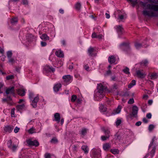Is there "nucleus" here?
<instances>
[{
	"mask_svg": "<svg viewBox=\"0 0 158 158\" xmlns=\"http://www.w3.org/2000/svg\"><path fill=\"white\" fill-rule=\"evenodd\" d=\"M129 94L127 93H125L123 95V97L125 98L129 97Z\"/></svg>",
	"mask_w": 158,
	"mask_h": 158,
	"instance_id": "0e129e2a",
	"label": "nucleus"
},
{
	"mask_svg": "<svg viewBox=\"0 0 158 158\" xmlns=\"http://www.w3.org/2000/svg\"><path fill=\"white\" fill-rule=\"evenodd\" d=\"M82 149L84 151V153L87 154L89 151V148L86 145H83L81 147Z\"/></svg>",
	"mask_w": 158,
	"mask_h": 158,
	"instance_id": "4be33fe9",
	"label": "nucleus"
},
{
	"mask_svg": "<svg viewBox=\"0 0 158 158\" xmlns=\"http://www.w3.org/2000/svg\"><path fill=\"white\" fill-rule=\"evenodd\" d=\"M34 38V37L32 34H28L27 36V39L29 41H32Z\"/></svg>",
	"mask_w": 158,
	"mask_h": 158,
	"instance_id": "bb28decb",
	"label": "nucleus"
},
{
	"mask_svg": "<svg viewBox=\"0 0 158 158\" xmlns=\"http://www.w3.org/2000/svg\"><path fill=\"white\" fill-rule=\"evenodd\" d=\"M123 72L127 74H130L129 69L126 67V68L123 69Z\"/></svg>",
	"mask_w": 158,
	"mask_h": 158,
	"instance_id": "7c9ffc66",
	"label": "nucleus"
},
{
	"mask_svg": "<svg viewBox=\"0 0 158 158\" xmlns=\"http://www.w3.org/2000/svg\"><path fill=\"white\" fill-rule=\"evenodd\" d=\"M87 129L86 128L82 129L81 131V134L82 135L84 136L87 133Z\"/></svg>",
	"mask_w": 158,
	"mask_h": 158,
	"instance_id": "2f4dec72",
	"label": "nucleus"
},
{
	"mask_svg": "<svg viewBox=\"0 0 158 158\" xmlns=\"http://www.w3.org/2000/svg\"><path fill=\"white\" fill-rule=\"evenodd\" d=\"M41 45L42 47L45 46L47 45L46 42H45L42 41L41 43Z\"/></svg>",
	"mask_w": 158,
	"mask_h": 158,
	"instance_id": "680f3d73",
	"label": "nucleus"
},
{
	"mask_svg": "<svg viewBox=\"0 0 158 158\" xmlns=\"http://www.w3.org/2000/svg\"><path fill=\"white\" fill-rule=\"evenodd\" d=\"M102 36H103V35L102 34H99V35H97L96 38H98L99 39H102Z\"/></svg>",
	"mask_w": 158,
	"mask_h": 158,
	"instance_id": "6e6d98bb",
	"label": "nucleus"
},
{
	"mask_svg": "<svg viewBox=\"0 0 158 158\" xmlns=\"http://www.w3.org/2000/svg\"><path fill=\"white\" fill-rule=\"evenodd\" d=\"M25 105L24 104L21 105H17L16 106V110L18 111H20L24 107Z\"/></svg>",
	"mask_w": 158,
	"mask_h": 158,
	"instance_id": "393cba45",
	"label": "nucleus"
},
{
	"mask_svg": "<svg viewBox=\"0 0 158 158\" xmlns=\"http://www.w3.org/2000/svg\"><path fill=\"white\" fill-rule=\"evenodd\" d=\"M111 152L114 154H118L119 153V151L117 149H111Z\"/></svg>",
	"mask_w": 158,
	"mask_h": 158,
	"instance_id": "72a5a7b5",
	"label": "nucleus"
},
{
	"mask_svg": "<svg viewBox=\"0 0 158 158\" xmlns=\"http://www.w3.org/2000/svg\"><path fill=\"white\" fill-rule=\"evenodd\" d=\"M17 92L18 94L22 96H24L25 94V90L24 89H18Z\"/></svg>",
	"mask_w": 158,
	"mask_h": 158,
	"instance_id": "dca6fc26",
	"label": "nucleus"
},
{
	"mask_svg": "<svg viewBox=\"0 0 158 158\" xmlns=\"http://www.w3.org/2000/svg\"><path fill=\"white\" fill-rule=\"evenodd\" d=\"M40 38L41 39L44 40L45 41L48 40H49V37L46 34H44L40 36Z\"/></svg>",
	"mask_w": 158,
	"mask_h": 158,
	"instance_id": "5701e85b",
	"label": "nucleus"
},
{
	"mask_svg": "<svg viewBox=\"0 0 158 158\" xmlns=\"http://www.w3.org/2000/svg\"><path fill=\"white\" fill-rule=\"evenodd\" d=\"M6 96H7V98H3L2 99V101L3 102H7L8 101H10L11 100V97L10 96H8V95H6Z\"/></svg>",
	"mask_w": 158,
	"mask_h": 158,
	"instance_id": "c756f323",
	"label": "nucleus"
},
{
	"mask_svg": "<svg viewBox=\"0 0 158 158\" xmlns=\"http://www.w3.org/2000/svg\"><path fill=\"white\" fill-rule=\"evenodd\" d=\"M18 19L17 17H14L12 18L10 20L11 23L12 25H15L17 24L18 22Z\"/></svg>",
	"mask_w": 158,
	"mask_h": 158,
	"instance_id": "6ab92c4d",
	"label": "nucleus"
},
{
	"mask_svg": "<svg viewBox=\"0 0 158 158\" xmlns=\"http://www.w3.org/2000/svg\"><path fill=\"white\" fill-rule=\"evenodd\" d=\"M97 36V35L95 32H94L92 35V38H96Z\"/></svg>",
	"mask_w": 158,
	"mask_h": 158,
	"instance_id": "052dcab7",
	"label": "nucleus"
},
{
	"mask_svg": "<svg viewBox=\"0 0 158 158\" xmlns=\"http://www.w3.org/2000/svg\"><path fill=\"white\" fill-rule=\"evenodd\" d=\"M135 81L134 80H133L132 81L131 83L128 85V88H131L135 84Z\"/></svg>",
	"mask_w": 158,
	"mask_h": 158,
	"instance_id": "cd10ccee",
	"label": "nucleus"
},
{
	"mask_svg": "<svg viewBox=\"0 0 158 158\" xmlns=\"http://www.w3.org/2000/svg\"><path fill=\"white\" fill-rule=\"evenodd\" d=\"M44 69L47 73L50 72L52 71L53 72L55 71V69L50 67L49 66L47 65L45 66Z\"/></svg>",
	"mask_w": 158,
	"mask_h": 158,
	"instance_id": "1a4fd4ad",
	"label": "nucleus"
},
{
	"mask_svg": "<svg viewBox=\"0 0 158 158\" xmlns=\"http://www.w3.org/2000/svg\"><path fill=\"white\" fill-rule=\"evenodd\" d=\"M58 141V140L56 138H53L51 140L50 142L52 143H56Z\"/></svg>",
	"mask_w": 158,
	"mask_h": 158,
	"instance_id": "c9c22d12",
	"label": "nucleus"
},
{
	"mask_svg": "<svg viewBox=\"0 0 158 158\" xmlns=\"http://www.w3.org/2000/svg\"><path fill=\"white\" fill-rule=\"evenodd\" d=\"M64 81L66 83H69L72 80V77L70 75H66L63 77Z\"/></svg>",
	"mask_w": 158,
	"mask_h": 158,
	"instance_id": "6e6552de",
	"label": "nucleus"
},
{
	"mask_svg": "<svg viewBox=\"0 0 158 158\" xmlns=\"http://www.w3.org/2000/svg\"><path fill=\"white\" fill-rule=\"evenodd\" d=\"M134 102V100L133 98L130 99L128 102V103L129 104H132Z\"/></svg>",
	"mask_w": 158,
	"mask_h": 158,
	"instance_id": "603ef678",
	"label": "nucleus"
},
{
	"mask_svg": "<svg viewBox=\"0 0 158 158\" xmlns=\"http://www.w3.org/2000/svg\"><path fill=\"white\" fill-rule=\"evenodd\" d=\"M151 117H152V115H151V114L150 113L146 115V117L149 119L151 118Z\"/></svg>",
	"mask_w": 158,
	"mask_h": 158,
	"instance_id": "69168bd1",
	"label": "nucleus"
},
{
	"mask_svg": "<svg viewBox=\"0 0 158 158\" xmlns=\"http://www.w3.org/2000/svg\"><path fill=\"white\" fill-rule=\"evenodd\" d=\"M14 127L12 126H8L5 127L4 130L10 133L13 129Z\"/></svg>",
	"mask_w": 158,
	"mask_h": 158,
	"instance_id": "a211bd4d",
	"label": "nucleus"
},
{
	"mask_svg": "<svg viewBox=\"0 0 158 158\" xmlns=\"http://www.w3.org/2000/svg\"><path fill=\"white\" fill-rule=\"evenodd\" d=\"M26 142L28 146H35V147L39 145V143L36 140H32L31 139H28L26 140Z\"/></svg>",
	"mask_w": 158,
	"mask_h": 158,
	"instance_id": "7ed1b4c3",
	"label": "nucleus"
},
{
	"mask_svg": "<svg viewBox=\"0 0 158 158\" xmlns=\"http://www.w3.org/2000/svg\"><path fill=\"white\" fill-rule=\"evenodd\" d=\"M109 137V135L108 136H101V139L102 140L105 141L107 139H108Z\"/></svg>",
	"mask_w": 158,
	"mask_h": 158,
	"instance_id": "a18cd8bd",
	"label": "nucleus"
},
{
	"mask_svg": "<svg viewBox=\"0 0 158 158\" xmlns=\"http://www.w3.org/2000/svg\"><path fill=\"white\" fill-rule=\"evenodd\" d=\"M19 128L18 127H16L14 129V131L15 133H17L19 131Z\"/></svg>",
	"mask_w": 158,
	"mask_h": 158,
	"instance_id": "bf43d9fd",
	"label": "nucleus"
},
{
	"mask_svg": "<svg viewBox=\"0 0 158 158\" xmlns=\"http://www.w3.org/2000/svg\"><path fill=\"white\" fill-rule=\"evenodd\" d=\"M77 99V96L75 95H73L72 96L71 101L72 102H74Z\"/></svg>",
	"mask_w": 158,
	"mask_h": 158,
	"instance_id": "a19ab883",
	"label": "nucleus"
},
{
	"mask_svg": "<svg viewBox=\"0 0 158 158\" xmlns=\"http://www.w3.org/2000/svg\"><path fill=\"white\" fill-rule=\"evenodd\" d=\"M15 108H13L11 110V115L12 117H15Z\"/></svg>",
	"mask_w": 158,
	"mask_h": 158,
	"instance_id": "79ce46f5",
	"label": "nucleus"
},
{
	"mask_svg": "<svg viewBox=\"0 0 158 158\" xmlns=\"http://www.w3.org/2000/svg\"><path fill=\"white\" fill-rule=\"evenodd\" d=\"M98 91L95 94V99L96 100L99 101L104 97V93L106 91L107 89L102 84H98Z\"/></svg>",
	"mask_w": 158,
	"mask_h": 158,
	"instance_id": "f03ea898",
	"label": "nucleus"
},
{
	"mask_svg": "<svg viewBox=\"0 0 158 158\" xmlns=\"http://www.w3.org/2000/svg\"><path fill=\"white\" fill-rule=\"evenodd\" d=\"M95 51V49L92 47H90L88 49V52L89 55L90 56H95L96 54L94 52Z\"/></svg>",
	"mask_w": 158,
	"mask_h": 158,
	"instance_id": "39448f33",
	"label": "nucleus"
},
{
	"mask_svg": "<svg viewBox=\"0 0 158 158\" xmlns=\"http://www.w3.org/2000/svg\"><path fill=\"white\" fill-rule=\"evenodd\" d=\"M141 122L140 121H138L136 123L135 125L136 126H140L141 124Z\"/></svg>",
	"mask_w": 158,
	"mask_h": 158,
	"instance_id": "774afa93",
	"label": "nucleus"
},
{
	"mask_svg": "<svg viewBox=\"0 0 158 158\" xmlns=\"http://www.w3.org/2000/svg\"><path fill=\"white\" fill-rule=\"evenodd\" d=\"M150 2L155 4L140 2V4L144 7V10L142 11L143 14L145 17H158V0H151Z\"/></svg>",
	"mask_w": 158,
	"mask_h": 158,
	"instance_id": "f257e3e1",
	"label": "nucleus"
},
{
	"mask_svg": "<svg viewBox=\"0 0 158 158\" xmlns=\"http://www.w3.org/2000/svg\"><path fill=\"white\" fill-rule=\"evenodd\" d=\"M148 62L147 60H144L143 61L141 62V65H142L147 66V64H148Z\"/></svg>",
	"mask_w": 158,
	"mask_h": 158,
	"instance_id": "473e14b6",
	"label": "nucleus"
},
{
	"mask_svg": "<svg viewBox=\"0 0 158 158\" xmlns=\"http://www.w3.org/2000/svg\"><path fill=\"white\" fill-rule=\"evenodd\" d=\"M35 130L33 127H32L29 129L28 131V132L30 134H32L35 132Z\"/></svg>",
	"mask_w": 158,
	"mask_h": 158,
	"instance_id": "37998d69",
	"label": "nucleus"
},
{
	"mask_svg": "<svg viewBox=\"0 0 158 158\" xmlns=\"http://www.w3.org/2000/svg\"><path fill=\"white\" fill-rule=\"evenodd\" d=\"M115 27L117 32L119 33H121L123 30V28L122 27V26H116Z\"/></svg>",
	"mask_w": 158,
	"mask_h": 158,
	"instance_id": "aec40b11",
	"label": "nucleus"
},
{
	"mask_svg": "<svg viewBox=\"0 0 158 158\" xmlns=\"http://www.w3.org/2000/svg\"><path fill=\"white\" fill-rule=\"evenodd\" d=\"M12 145V141L11 140H9L7 143V145L8 147L10 148H11Z\"/></svg>",
	"mask_w": 158,
	"mask_h": 158,
	"instance_id": "49530a36",
	"label": "nucleus"
},
{
	"mask_svg": "<svg viewBox=\"0 0 158 158\" xmlns=\"http://www.w3.org/2000/svg\"><path fill=\"white\" fill-rule=\"evenodd\" d=\"M156 149L155 147H154L151 151L150 153L151 157H152L153 156L155 152Z\"/></svg>",
	"mask_w": 158,
	"mask_h": 158,
	"instance_id": "f704fd0d",
	"label": "nucleus"
},
{
	"mask_svg": "<svg viewBox=\"0 0 158 158\" xmlns=\"http://www.w3.org/2000/svg\"><path fill=\"white\" fill-rule=\"evenodd\" d=\"M99 109L101 111L105 112L106 111V108L102 105H101L99 107Z\"/></svg>",
	"mask_w": 158,
	"mask_h": 158,
	"instance_id": "c85d7f7f",
	"label": "nucleus"
},
{
	"mask_svg": "<svg viewBox=\"0 0 158 158\" xmlns=\"http://www.w3.org/2000/svg\"><path fill=\"white\" fill-rule=\"evenodd\" d=\"M81 6V5L80 2H78L75 5V9L77 10H80Z\"/></svg>",
	"mask_w": 158,
	"mask_h": 158,
	"instance_id": "a878e982",
	"label": "nucleus"
},
{
	"mask_svg": "<svg viewBox=\"0 0 158 158\" xmlns=\"http://www.w3.org/2000/svg\"><path fill=\"white\" fill-rule=\"evenodd\" d=\"M136 73L137 77L139 78H143L146 75V74L143 70L142 71L137 70L136 71Z\"/></svg>",
	"mask_w": 158,
	"mask_h": 158,
	"instance_id": "423d86ee",
	"label": "nucleus"
},
{
	"mask_svg": "<svg viewBox=\"0 0 158 158\" xmlns=\"http://www.w3.org/2000/svg\"><path fill=\"white\" fill-rule=\"evenodd\" d=\"M121 48L122 49H129L130 48L129 45L126 43H123L122 44L120 45Z\"/></svg>",
	"mask_w": 158,
	"mask_h": 158,
	"instance_id": "ddd939ff",
	"label": "nucleus"
},
{
	"mask_svg": "<svg viewBox=\"0 0 158 158\" xmlns=\"http://www.w3.org/2000/svg\"><path fill=\"white\" fill-rule=\"evenodd\" d=\"M154 128V126L153 125H150L148 127V130L149 131H152Z\"/></svg>",
	"mask_w": 158,
	"mask_h": 158,
	"instance_id": "de8ad7c7",
	"label": "nucleus"
},
{
	"mask_svg": "<svg viewBox=\"0 0 158 158\" xmlns=\"http://www.w3.org/2000/svg\"><path fill=\"white\" fill-rule=\"evenodd\" d=\"M54 120L59 123L60 121V115L59 113H56L54 114Z\"/></svg>",
	"mask_w": 158,
	"mask_h": 158,
	"instance_id": "2eb2a0df",
	"label": "nucleus"
},
{
	"mask_svg": "<svg viewBox=\"0 0 158 158\" xmlns=\"http://www.w3.org/2000/svg\"><path fill=\"white\" fill-rule=\"evenodd\" d=\"M135 45L136 49L142 47V44L138 43H136L135 44Z\"/></svg>",
	"mask_w": 158,
	"mask_h": 158,
	"instance_id": "e433bc0d",
	"label": "nucleus"
},
{
	"mask_svg": "<svg viewBox=\"0 0 158 158\" xmlns=\"http://www.w3.org/2000/svg\"><path fill=\"white\" fill-rule=\"evenodd\" d=\"M131 2V3L134 5L136 4L137 3V0H132V2Z\"/></svg>",
	"mask_w": 158,
	"mask_h": 158,
	"instance_id": "338daca9",
	"label": "nucleus"
},
{
	"mask_svg": "<svg viewBox=\"0 0 158 158\" xmlns=\"http://www.w3.org/2000/svg\"><path fill=\"white\" fill-rule=\"evenodd\" d=\"M108 60L110 63L113 64L115 62L116 59L114 56H111L109 57Z\"/></svg>",
	"mask_w": 158,
	"mask_h": 158,
	"instance_id": "f3484780",
	"label": "nucleus"
},
{
	"mask_svg": "<svg viewBox=\"0 0 158 158\" xmlns=\"http://www.w3.org/2000/svg\"><path fill=\"white\" fill-rule=\"evenodd\" d=\"M61 87V85L60 83H58L55 84L53 87V89L55 92H58L60 89Z\"/></svg>",
	"mask_w": 158,
	"mask_h": 158,
	"instance_id": "9b49d317",
	"label": "nucleus"
},
{
	"mask_svg": "<svg viewBox=\"0 0 158 158\" xmlns=\"http://www.w3.org/2000/svg\"><path fill=\"white\" fill-rule=\"evenodd\" d=\"M138 110V108L136 106H133L132 109V114L133 116L137 115Z\"/></svg>",
	"mask_w": 158,
	"mask_h": 158,
	"instance_id": "4468645a",
	"label": "nucleus"
},
{
	"mask_svg": "<svg viewBox=\"0 0 158 158\" xmlns=\"http://www.w3.org/2000/svg\"><path fill=\"white\" fill-rule=\"evenodd\" d=\"M14 78V76L13 75H10L6 77L7 80L12 79Z\"/></svg>",
	"mask_w": 158,
	"mask_h": 158,
	"instance_id": "c03bdc74",
	"label": "nucleus"
},
{
	"mask_svg": "<svg viewBox=\"0 0 158 158\" xmlns=\"http://www.w3.org/2000/svg\"><path fill=\"white\" fill-rule=\"evenodd\" d=\"M56 55L59 57H63L64 56V54L63 52L61 50H58L55 52Z\"/></svg>",
	"mask_w": 158,
	"mask_h": 158,
	"instance_id": "f8f14e48",
	"label": "nucleus"
},
{
	"mask_svg": "<svg viewBox=\"0 0 158 158\" xmlns=\"http://www.w3.org/2000/svg\"><path fill=\"white\" fill-rule=\"evenodd\" d=\"M7 57L8 58V59L11 58L12 55V53L11 51H8L7 52Z\"/></svg>",
	"mask_w": 158,
	"mask_h": 158,
	"instance_id": "4c0bfd02",
	"label": "nucleus"
},
{
	"mask_svg": "<svg viewBox=\"0 0 158 158\" xmlns=\"http://www.w3.org/2000/svg\"><path fill=\"white\" fill-rule=\"evenodd\" d=\"M15 60L14 58H11L9 59L8 62L9 63H11L12 64H13L15 62Z\"/></svg>",
	"mask_w": 158,
	"mask_h": 158,
	"instance_id": "58836bf2",
	"label": "nucleus"
},
{
	"mask_svg": "<svg viewBox=\"0 0 158 158\" xmlns=\"http://www.w3.org/2000/svg\"><path fill=\"white\" fill-rule=\"evenodd\" d=\"M34 96V94L33 93H31L29 94V97L31 99H32Z\"/></svg>",
	"mask_w": 158,
	"mask_h": 158,
	"instance_id": "e2e57ef3",
	"label": "nucleus"
},
{
	"mask_svg": "<svg viewBox=\"0 0 158 158\" xmlns=\"http://www.w3.org/2000/svg\"><path fill=\"white\" fill-rule=\"evenodd\" d=\"M156 139V137L155 136H154L152 138V141L151 143V145L150 146H151L152 144L153 143L155 142V141Z\"/></svg>",
	"mask_w": 158,
	"mask_h": 158,
	"instance_id": "4d7b16f0",
	"label": "nucleus"
},
{
	"mask_svg": "<svg viewBox=\"0 0 158 158\" xmlns=\"http://www.w3.org/2000/svg\"><path fill=\"white\" fill-rule=\"evenodd\" d=\"M39 100V98L38 96L35 97L34 99L32 100L31 105L33 107L35 108L36 107L37 103Z\"/></svg>",
	"mask_w": 158,
	"mask_h": 158,
	"instance_id": "0eeeda50",
	"label": "nucleus"
},
{
	"mask_svg": "<svg viewBox=\"0 0 158 158\" xmlns=\"http://www.w3.org/2000/svg\"><path fill=\"white\" fill-rule=\"evenodd\" d=\"M122 106L119 105L118 106L117 109L114 110V114H117L119 113L121 111Z\"/></svg>",
	"mask_w": 158,
	"mask_h": 158,
	"instance_id": "b1692460",
	"label": "nucleus"
},
{
	"mask_svg": "<svg viewBox=\"0 0 158 158\" xmlns=\"http://www.w3.org/2000/svg\"><path fill=\"white\" fill-rule=\"evenodd\" d=\"M121 120L120 119L117 120L116 123V125L117 126H119L121 123Z\"/></svg>",
	"mask_w": 158,
	"mask_h": 158,
	"instance_id": "13d9d810",
	"label": "nucleus"
},
{
	"mask_svg": "<svg viewBox=\"0 0 158 158\" xmlns=\"http://www.w3.org/2000/svg\"><path fill=\"white\" fill-rule=\"evenodd\" d=\"M17 148V146L15 145H13L12 147H11V148H10L13 151H15L16 149Z\"/></svg>",
	"mask_w": 158,
	"mask_h": 158,
	"instance_id": "8fccbe9b",
	"label": "nucleus"
},
{
	"mask_svg": "<svg viewBox=\"0 0 158 158\" xmlns=\"http://www.w3.org/2000/svg\"><path fill=\"white\" fill-rule=\"evenodd\" d=\"M84 69L87 71L89 70V67L87 64L85 65L84 66Z\"/></svg>",
	"mask_w": 158,
	"mask_h": 158,
	"instance_id": "3c124183",
	"label": "nucleus"
},
{
	"mask_svg": "<svg viewBox=\"0 0 158 158\" xmlns=\"http://www.w3.org/2000/svg\"><path fill=\"white\" fill-rule=\"evenodd\" d=\"M45 158H51V155L49 153H46L44 155Z\"/></svg>",
	"mask_w": 158,
	"mask_h": 158,
	"instance_id": "09e8293b",
	"label": "nucleus"
},
{
	"mask_svg": "<svg viewBox=\"0 0 158 158\" xmlns=\"http://www.w3.org/2000/svg\"><path fill=\"white\" fill-rule=\"evenodd\" d=\"M103 147L105 150H107L110 148V145L108 143H106L103 145Z\"/></svg>",
	"mask_w": 158,
	"mask_h": 158,
	"instance_id": "412c9836",
	"label": "nucleus"
},
{
	"mask_svg": "<svg viewBox=\"0 0 158 158\" xmlns=\"http://www.w3.org/2000/svg\"><path fill=\"white\" fill-rule=\"evenodd\" d=\"M15 94V87L14 86H12L7 89L6 90V94H4V95L5 96H6V95H8V94L14 95Z\"/></svg>",
	"mask_w": 158,
	"mask_h": 158,
	"instance_id": "20e7f679",
	"label": "nucleus"
},
{
	"mask_svg": "<svg viewBox=\"0 0 158 158\" xmlns=\"http://www.w3.org/2000/svg\"><path fill=\"white\" fill-rule=\"evenodd\" d=\"M104 131L106 134V136L109 135V134L110 133V131L108 130H104Z\"/></svg>",
	"mask_w": 158,
	"mask_h": 158,
	"instance_id": "864d4df0",
	"label": "nucleus"
},
{
	"mask_svg": "<svg viewBox=\"0 0 158 158\" xmlns=\"http://www.w3.org/2000/svg\"><path fill=\"white\" fill-rule=\"evenodd\" d=\"M151 77L152 79H156L157 77V74L156 73H153L152 74Z\"/></svg>",
	"mask_w": 158,
	"mask_h": 158,
	"instance_id": "ea45409f",
	"label": "nucleus"
},
{
	"mask_svg": "<svg viewBox=\"0 0 158 158\" xmlns=\"http://www.w3.org/2000/svg\"><path fill=\"white\" fill-rule=\"evenodd\" d=\"M23 3L25 5H27L28 4V2L27 0H22Z\"/></svg>",
	"mask_w": 158,
	"mask_h": 158,
	"instance_id": "5fc2aeb1",
	"label": "nucleus"
},
{
	"mask_svg": "<svg viewBox=\"0 0 158 158\" xmlns=\"http://www.w3.org/2000/svg\"><path fill=\"white\" fill-rule=\"evenodd\" d=\"M93 157L92 158H98L100 156L99 150H94L93 152Z\"/></svg>",
	"mask_w": 158,
	"mask_h": 158,
	"instance_id": "9d476101",
	"label": "nucleus"
}]
</instances>
